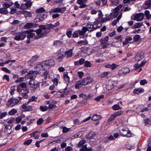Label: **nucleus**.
<instances>
[{
  "mask_svg": "<svg viewBox=\"0 0 151 151\" xmlns=\"http://www.w3.org/2000/svg\"><path fill=\"white\" fill-rule=\"evenodd\" d=\"M120 134L123 136L130 137L131 136V131L125 127L121 126L119 127Z\"/></svg>",
  "mask_w": 151,
  "mask_h": 151,
  "instance_id": "nucleus-1",
  "label": "nucleus"
},
{
  "mask_svg": "<svg viewBox=\"0 0 151 151\" xmlns=\"http://www.w3.org/2000/svg\"><path fill=\"white\" fill-rule=\"evenodd\" d=\"M66 10V8L65 7H57L53 8L49 11V13H61L63 14Z\"/></svg>",
  "mask_w": 151,
  "mask_h": 151,
  "instance_id": "nucleus-2",
  "label": "nucleus"
},
{
  "mask_svg": "<svg viewBox=\"0 0 151 151\" xmlns=\"http://www.w3.org/2000/svg\"><path fill=\"white\" fill-rule=\"evenodd\" d=\"M19 102L18 99L14 98H12L7 101L6 105L8 107H12L16 105Z\"/></svg>",
  "mask_w": 151,
  "mask_h": 151,
  "instance_id": "nucleus-3",
  "label": "nucleus"
},
{
  "mask_svg": "<svg viewBox=\"0 0 151 151\" xmlns=\"http://www.w3.org/2000/svg\"><path fill=\"white\" fill-rule=\"evenodd\" d=\"M130 72V69L127 67H125L119 70L118 73V75L119 76H122L129 73Z\"/></svg>",
  "mask_w": 151,
  "mask_h": 151,
  "instance_id": "nucleus-4",
  "label": "nucleus"
},
{
  "mask_svg": "<svg viewBox=\"0 0 151 151\" xmlns=\"http://www.w3.org/2000/svg\"><path fill=\"white\" fill-rule=\"evenodd\" d=\"M101 25L100 23H99L98 25L96 24H92L91 23H89L86 25V27L88 28V30L90 31H93L99 27H100Z\"/></svg>",
  "mask_w": 151,
  "mask_h": 151,
  "instance_id": "nucleus-5",
  "label": "nucleus"
},
{
  "mask_svg": "<svg viewBox=\"0 0 151 151\" xmlns=\"http://www.w3.org/2000/svg\"><path fill=\"white\" fill-rule=\"evenodd\" d=\"M133 19L137 21L142 20L144 17L143 13H139L135 14L133 16Z\"/></svg>",
  "mask_w": 151,
  "mask_h": 151,
  "instance_id": "nucleus-6",
  "label": "nucleus"
},
{
  "mask_svg": "<svg viewBox=\"0 0 151 151\" xmlns=\"http://www.w3.org/2000/svg\"><path fill=\"white\" fill-rule=\"evenodd\" d=\"M26 37V35L24 33V31L22 32L17 33L16 36L14 38L16 40L19 41L23 40Z\"/></svg>",
  "mask_w": 151,
  "mask_h": 151,
  "instance_id": "nucleus-7",
  "label": "nucleus"
},
{
  "mask_svg": "<svg viewBox=\"0 0 151 151\" xmlns=\"http://www.w3.org/2000/svg\"><path fill=\"white\" fill-rule=\"evenodd\" d=\"M35 30L33 29H30L28 30L24 31V33L25 35H27V37L28 39L32 38L35 36V34L33 33V32H34Z\"/></svg>",
  "mask_w": 151,
  "mask_h": 151,
  "instance_id": "nucleus-8",
  "label": "nucleus"
},
{
  "mask_svg": "<svg viewBox=\"0 0 151 151\" xmlns=\"http://www.w3.org/2000/svg\"><path fill=\"white\" fill-rule=\"evenodd\" d=\"M106 17L103 18L101 19V22H104L109 20H112L115 17L113 13H111L109 15L106 14Z\"/></svg>",
  "mask_w": 151,
  "mask_h": 151,
  "instance_id": "nucleus-9",
  "label": "nucleus"
},
{
  "mask_svg": "<svg viewBox=\"0 0 151 151\" xmlns=\"http://www.w3.org/2000/svg\"><path fill=\"white\" fill-rule=\"evenodd\" d=\"M45 68L46 67L44 62L37 64L35 67V69L37 71L44 70Z\"/></svg>",
  "mask_w": 151,
  "mask_h": 151,
  "instance_id": "nucleus-10",
  "label": "nucleus"
},
{
  "mask_svg": "<svg viewBox=\"0 0 151 151\" xmlns=\"http://www.w3.org/2000/svg\"><path fill=\"white\" fill-rule=\"evenodd\" d=\"M81 81L83 85L85 86L93 82V80L90 77H87L83 79Z\"/></svg>",
  "mask_w": 151,
  "mask_h": 151,
  "instance_id": "nucleus-11",
  "label": "nucleus"
},
{
  "mask_svg": "<svg viewBox=\"0 0 151 151\" xmlns=\"http://www.w3.org/2000/svg\"><path fill=\"white\" fill-rule=\"evenodd\" d=\"M46 68H49L55 64V62L52 59L48 60L44 62Z\"/></svg>",
  "mask_w": 151,
  "mask_h": 151,
  "instance_id": "nucleus-12",
  "label": "nucleus"
},
{
  "mask_svg": "<svg viewBox=\"0 0 151 151\" xmlns=\"http://www.w3.org/2000/svg\"><path fill=\"white\" fill-rule=\"evenodd\" d=\"M32 3L30 1H28L27 3H22L21 4V7L20 9H26L27 8L30 7Z\"/></svg>",
  "mask_w": 151,
  "mask_h": 151,
  "instance_id": "nucleus-13",
  "label": "nucleus"
},
{
  "mask_svg": "<svg viewBox=\"0 0 151 151\" xmlns=\"http://www.w3.org/2000/svg\"><path fill=\"white\" fill-rule=\"evenodd\" d=\"M29 104V103L27 102L22 106V108L24 110L27 111H31L33 110L32 107L30 106H27Z\"/></svg>",
  "mask_w": 151,
  "mask_h": 151,
  "instance_id": "nucleus-14",
  "label": "nucleus"
},
{
  "mask_svg": "<svg viewBox=\"0 0 151 151\" xmlns=\"http://www.w3.org/2000/svg\"><path fill=\"white\" fill-rule=\"evenodd\" d=\"M57 57L56 58V59L59 62H60L62 61L63 59L64 58V55L61 52V50H60L59 52H58L57 53Z\"/></svg>",
  "mask_w": 151,
  "mask_h": 151,
  "instance_id": "nucleus-15",
  "label": "nucleus"
},
{
  "mask_svg": "<svg viewBox=\"0 0 151 151\" xmlns=\"http://www.w3.org/2000/svg\"><path fill=\"white\" fill-rule=\"evenodd\" d=\"M36 73L37 72L36 71H30L27 75L29 78L31 79H33L37 75Z\"/></svg>",
  "mask_w": 151,
  "mask_h": 151,
  "instance_id": "nucleus-16",
  "label": "nucleus"
},
{
  "mask_svg": "<svg viewBox=\"0 0 151 151\" xmlns=\"http://www.w3.org/2000/svg\"><path fill=\"white\" fill-rule=\"evenodd\" d=\"M96 134L94 132L91 131L87 135L86 138L88 139H95L96 137Z\"/></svg>",
  "mask_w": 151,
  "mask_h": 151,
  "instance_id": "nucleus-17",
  "label": "nucleus"
},
{
  "mask_svg": "<svg viewBox=\"0 0 151 151\" xmlns=\"http://www.w3.org/2000/svg\"><path fill=\"white\" fill-rule=\"evenodd\" d=\"M122 6V5H120L116 7L113 10L114 11L112 13H113L114 17H116L119 14V10Z\"/></svg>",
  "mask_w": 151,
  "mask_h": 151,
  "instance_id": "nucleus-18",
  "label": "nucleus"
},
{
  "mask_svg": "<svg viewBox=\"0 0 151 151\" xmlns=\"http://www.w3.org/2000/svg\"><path fill=\"white\" fill-rule=\"evenodd\" d=\"M78 30L79 35H83L88 31V28H87L86 27H82L81 30Z\"/></svg>",
  "mask_w": 151,
  "mask_h": 151,
  "instance_id": "nucleus-19",
  "label": "nucleus"
},
{
  "mask_svg": "<svg viewBox=\"0 0 151 151\" xmlns=\"http://www.w3.org/2000/svg\"><path fill=\"white\" fill-rule=\"evenodd\" d=\"M35 30V31L34 32H35L37 34V35L36 36H35V38L37 39L41 37H40V35L42 34V29H41L39 28L37 30Z\"/></svg>",
  "mask_w": 151,
  "mask_h": 151,
  "instance_id": "nucleus-20",
  "label": "nucleus"
},
{
  "mask_svg": "<svg viewBox=\"0 0 151 151\" xmlns=\"http://www.w3.org/2000/svg\"><path fill=\"white\" fill-rule=\"evenodd\" d=\"M38 57V56L37 55H35L33 56L32 58L29 61V64L30 65H32L34 62L37 60Z\"/></svg>",
  "mask_w": 151,
  "mask_h": 151,
  "instance_id": "nucleus-21",
  "label": "nucleus"
},
{
  "mask_svg": "<svg viewBox=\"0 0 151 151\" xmlns=\"http://www.w3.org/2000/svg\"><path fill=\"white\" fill-rule=\"evenodd\" d=\"M81 80H79L76 83L75 87L76 89H79L82 86H84Z\"/></svg>",
  "mask_w": 151,
  "mask_h": 151,
  "instance_id": "nucleus-22",
  "label": "nucleus"
},
{
  "mask_svg": "<svg viewBox=\"0 0 151 151\" xmlns=\"http://www.w3.org/2000/svg\"><path fill=\"white\" fill-rule=\"evenodd\" d=\"M11 127L9 125H6L5 126L4 132L6 134H10L12 132Z\"/></svg>",
  "mask_w": 151,
  "mask_h": 151,
  "instance_id": "nucleus-23",
  "label": "nucleus"
},
{
  "mask_svg": "<svg viewBox=\"0 0 151 151\" xmlns=\"http://www.w3.org/2000/svg\"><path fill=\"white\" fill-rule=\"evenodd\" d=\"M35 25V24L33 23H27L24 27L25 29H29L33 27Z\"/></svg>",
  "mask_w": 151,
  "mask_h": 151,
  "instance_id": "nucleus-24",
  "label": "nucleus"
},
{
  "mask_svg": "<svg viewBox=\"0 0 151 151\" xmlns=\"http://www.w3.org/2000/svg\"><path fill=\"white\" fill-rule=\"evenodd\" d=\"M143 55L142 53L137 54L135 56V59L138 61L140 60L143 58Z\"/></svg>",
  "mask_w": 151,
  "mask_h": 151,
  "instance_id": "nucleus-25",
  "label": "nucleus"
},
{
  "mask_svg": "<svg viewBox=\"0 0 151 151\" xmlns=\"http://www.w3.org/2000/svg\"><path fill=\"white\" fill-rule=\"evenodd\" d=\"M143 55L142 53L137 54L135 56V59L138 61L140 60L143 58Z\"/></svg>",
  "mask_w": 151,
  "mask_h": 151,
  "instance_id": "nucleus-26",
  "label": "nucleus"
},
{
  "mask_svg": "<svg viewBox=\"0 0 151 151\" xmlns=\"http://www.w3.org/2000/svg\"><path fill=\"white\" fill-rule=\"evenodd\" d=\"M143 55L142 53L137 54L135 56V59L138 61L140 60L143 58Z\"/></svg>",
  "mask_w": 151,
  "mask_h": 151,
  "instance_id": "nucleus-27",
  "label": "nucleus"
},
{
  "mask_svg": "<svg viewBox=\"0 0 151 151\" xmlns=\"http://www.w3.org/2000/svg\"><path fill=\"white\" fill-rule=\"evenodd\" d=\"M87 144H86L82 146V148L80 150V151H91V149L87 147Z\"/></svg>",
  "mask_w": 151,
  "mask_h": 151,
  "instance_id": "nucleus-28",
  "label": "nucleus"
},
{
  "mask_svg": "<svg viewBox=\"0 0 151 151\" xmlns=\"http://www.w3.org/2000/svg\"><path fill=\"white\" fill-rule=\"evenodd\" d=\"M101 119V115H98L97 114H94L92 117V119L95 121Z\"/></svg>",
  "mask_w": 151,
  "mask_h": 151,
  "instance_id": "nucleus-29",
  "label": "nucleus"
},
{
  "mask_svg": "<svg viewBox=\"0 0 151 151\" xmlns=\"http://www.w3.org/2000/svg\"><path fill=\"white\" fill-rule=\"evenodd\" d=\"M144 92V89L142 88H139L134 89L133 90V92L139 94L140 93H142Z\"/></svg>",
  "mask_w": 151,
  "mask_h": 151,
  "instance_id": "nucleus-30",
  "label": "nucleus"
},
{
  "mask_svg": "<svg viewBox=\"0 0 151 151\" xmlns=\"http://www.w3.org/2000/svg\"><path fill=\"white\" fill-rule=\"evenodd\" d=\"M116 83V81H114L112 80H110L108 81V85L110 86V88H113Z\"/></svg>",
  "mask_w": 151,
  "mask_h": 151,
  "instance_id": "nucleus-31",
  "label": "nucleus"
},
{
  "mask_svg": "<svg viewBox=\"0 0 151 151\" xmlns=\"http://www.w3.org/2000/svg\"><path fill=\"white\" fill-rule=\"evenodd\" d=\"M72 50V49H71L65 51V54L67 58H69L72 56L73 55Z\"/></svg>",
  "mask_w": 151,
  "mask_h": 151,
  "instance_id": "nucleus-32",
  "label": "nucleus"
},
{
  "mask_svg": "<svg viewBox=\"0 0 151 151\" xmlns=\"http://www.w3.org/2000/svg\"><path fill=\"white\" fill-rule=\"evenodd\" d=\"M144 8L145 9L149 8L151 6V1L148 0L145 2Z\"/></svg>",
  "mask_w": 151,
  "mask_h": 151,
  "instance_id": "nucleus-33",
  "label": "nucleus"
},
{
  "mask_svg": "<svg viewBox=\"0 0 151 151\" xmlns=\"http://www.w3.org/2000/svg\"><path fill=\"white\" fill-rule=\"evenodd\" d=\"M50 32V30H45L44 31H42V33L40 37H44L47 36V34Z\"/></svg>",
  "mask_w": 151,
  "mask_h": 151,
  "instance_id": "nucleus-34",
  "label": "nucleus"
},
{
  "mask_svg": "<svg viewBox=\"0 0 151 151\" xmlns=\"http://www.w3.org/2000/svg\"><path fill=\"white\" fill-rule=\"evenodd\" d=\"M122 16V13H120L116 20H114L112 22V24L114 25H115L116 24V23L119 21V20L121 19Z\"/></svg>",
  "mask_w": 151,
  "mask_h": 151,
  "instance_id": "nucleus-35",
  "label": "nucleus"
},
{
  "mask_svg": "<svg viewBox=\"0 0 151 151\" xmlns=\"http://www.w3.org/2000/svg\"><path fill=\"white\" fill-rule=\"evenodd\" d=\"M9 12L7 9L3 7L0 8V13L3 14H6Z\"/></svg>",
  "mask_w": 151,
  "mask_h": 151,
  "instance_id": "nucleus-36",
  "label": "nucleus"
},
{
  "mask_svg": "<svg viewBox=\"0 0 151 151\" xmlns=\"http://www.w3.org/2000/svg\"><path fill=\"white\" fill-rule=\"evenodd\" d=\"M22 14H23L26 17H30L32 15V13L31 12L27 11H23L22 12Z\"/></svg>",
  "mask_w": 151,
  "mask_h": 151,
  "instance_id": "nucleus-37",
  "label": "nucleus"
},
{
  "mask_svg": "<svg viewBox=\"0 0 151 151\" xmlns=\"http://www.w3.org/2000/svg\"><path fill=\"white\" fill-rule=\"evenodd\" d=\"M111 75V73L109 71H106L103 73L101 75V76L102 78L105 77H108Z\"/></svg>",
  "mask_w": 151,
  "mask_h": 151,
  "instance_id": "nucleus-38",
  "label": "nucleus"
},
{
  "mask_svg": "<svg viewBox=\"0 0 151 151\" xmlns=\"http://www.w3.org/2000/svg\"><path fill=\"white\" fill-rule=\"evenodd\" d=\"M88 43V41L87 40H84L79 41L77 43L78 44H81L82 45H86Z\"/></svg>",
  "mask_w": 151,
  "mask_h": 151,
  "instance_id": "nucleus-39",
  "label": "nucleus"
},
{
  "mask_svg": "<svg viewBox=\"0 0 151 151\" xmlns=\"http://www.w3.org/2000/svg\"><path fill=\"white\" fill-rule=\"evenodd\" d=\"M145 15L146 18L150 19L151 18V15L150 14V12L148 10H146L145 12Z\"/></svg>",
  "mask_w": 151,
  "mask_h": 151,
  "instance_id": "nucleus-40",
  "label": "nucleus"
},
{
  "mask_svg": "<svg viewBox=\"0 0 151 151\" xmlns=\"http://www.w3.org/2000/svg\"><path fill=\"white\" fill-rule=\"evenodd\" d=\"M112 108L113 109L115 110H119V109H122V108H121L120 107L119 104H115L113 106Z\"/></svg>",
  "mask_w": 151,
  "mask_h": 151,
  "instance_id": "nucleus-41",
  "label": "nucleus"
},
{
  "mask_svg": "<svg viewBox=\"0 0 151 151\" xmlns=\"http://www.w3.org/2000/svg\"><path fill=\"white\" fill-rule=\"evenodd\" d=\"M91 62L88 60L85 61L84 66L86 67H91Z\"/></svg>",
  "mask_w": 151,
  "mask_h": 151,
  "instance_id": "nucleus-42",
  "label": "nucleus"
},
{
  "mask_svg": "<svg viewBox=\"0 0 151 151\" xmlns=\"http://www.w3.org/2000/svg\"><path fill=\"white\" fill-rule=\"evenodd\" d=\"M63 77L65 81L66 82H68L70 80V78L68 75V73H64L63 75Z\"/></svg>",
  "mask_w": 151,
  "mask_h": 151,
  "instance_id": "nucleus-43",
  "label": "nucleus"
},
{
  "mask_svg": "<svg viewBox=\"0 0 151 151\" xmlns=\"http://www.w3.org/2000/svg\"><path fill=\"white\" fill-rule=\"evenodd\" d=\"M37 97H36L35 96H33L29 99V100L27 102L29 103L31 102H35L37 101Z\"/></svg>",
  "mask_w": 151,
  "mask_h": 151,
  "instance_id": "nucleus-44",
  "label": "nucleus"
},
{
  "mask_svg": "<svg viewBox=\"0 0 151 151\" xmlns=\"http://www.w3.org/2000/svg\"><path fill=\"white\" fill-rule=\"evenodd\" d=\"M45 11V9L42 7H40V8L37 9L36 10V12L37 13H39L44 12Z\"/></svg>",
  "mask_w": 151,
  "mask_h": 151,
  "instance_id": "nucleus-45",
  "label": "nucleus"
},
{
  "mask_svg": "<svg viewBox=\"0 0 151 151\" xmlns=\"http://www.w3.org/2000/svg\"><path fill=\"white\" fill-rule=\"evenodd\" d=\"M47 29V30H50L51 29H53L54 28L53 24H46Z\"/></svg>",
  "mask_w": 151,
  "mask_h": 151,
  "instance_id": "nucleus-46",
  "label": "nucleus"
},
{
  "mask_svg": "<svg viewBox=\"0 0 151 151\" xmlns=\"http://www.w3.org/2000/svg\"><path fill=\"white\" fill-rule=\"evenodd\" d=\"M83 134L82 132H79L75 134L73 136L75 138L79 137L82 135Z\"/></svg>",
  "mask_w": 151,
  "mask_h": 151,
  "instance_id": "nucleus-47",
  "label": "nucleus"
},
{
  "mask_svg": "<svg viewBox=\"0 0 151 151\" xmlns=\"http://www.w3.org/2000/svg\"><path fill=\"white\" fill-rule=\"evenodd\" d=\"M87 0H77V3L78 4H86Z\"/></svg>",
  "mask_w": 151,
  "mask_h": 151,
  "instance_id": "nucleus-48",
  "label": "nucleus"
},
{
  "mask_svg": "<svg viewBox=\"0 0 151 151\" xmlns=\"http://www.w3.org/2000/svg\"><path fill=\"white\" fill-rule=\"evenodd\" d=\"M109 39V37L108 36H106L104 39H101L100 40L101 43V44H104L106 42L108 41Z\"/></svg>",
  "mask_w": 151,
  "mask_h": 151,
  "instance_id": "nucleus-49",
  "label": "nucleus"
},
{
  "mask_svg": "<svg viewBox=\"0 0 151 151\" xmlns=\"http://www.w3.org/2000/svg\"><path fill=\"white\" fill-rule=\"evenodd\" d=\"M142 23L138 22L136 23L133 26L134 28H137L140 27L142 26Z\"/></svg>",
  "mask_w": 151,
  "mask_h": 151,
  "instance_id": "nucleus-50",
  "label": "nucleus"
},
{
  "mask_svg": "<svg viewBox=\"0 0 151 151\" xmlns=\"http://www.w3.org/2000/svg\"><path fill=\"white\" fill-rule=\"evenodd\" d=\"M86 142V141L85 140H82L81 141L78 143V147H80L82 145H84Z\"/></svg>",
  "mask_w": 151,
  "mask_h": 151,
  "instance_id": "nucleus-51",
  "label": "nucleus"
},
{
  "mask_svg": "<svg viewBox=\"0 0 151 151\" xmlns=\"http://www.w3.org/2000/svg\"><path fill=\"white\" fill-rule=\"evenodd\" d=\"M10 9L11 10L9 12L11 14H14L17 11L16 8L14 7L11 8Z\"/></svg>",
  "mask_w": 151,
  "mask_h": 151,
  "instance_id": "nucleus-52",
  "label": "nucleus"
},
{
  "mask_svg": "<svg viewBox=\"0 0 151 151\" xmlns=\"http://www.w3.org/2000/svg\"><path fill=\"white\" fill-rule=\"evenodd\" d=\"M17 112V110L14 109H13L9 112V114L10 115H13Z\"/></svg>",
  "mask_w": 151,
  "mask_h": 151,
  "instance_id": "nucleus-53",
  "label": "nucleus"
},
{
  "mask_svg": "<svg viewBox=\"0 0 151 151\" xmlns=\"http://www.w3.org/2000/svg\"><path fill=\"white\" fill-rule=\"evenodd\" d=\"M78 30L76 31L72 34V37L73 38L78 37Z\"/></svg>",
  "mask_w": 151,
  "mask_h": 151,
  "instance_id": "nucleus-54",
  "label": "nucleus"
},
{
  "mask_svg": "<svg viewBox=\"0 0 151 151\" xmlns=\"http://www.w3.org/2000/svg\"><path fill=\"white\" fill-rule=\"evenodd\" d=\"M40 109L42 111H47L48 109V107L46 106H41L40 107Z\"/></svg>",
  "mask_w": 151,
  "mask_h": 151,
  "instance_id": "nucleus-55",
  "label": "nucleus"
},
{
  "mask_svg": "<svg viewBox=\"0 0 151 151\" xmlns=\"http://www.w3.org/2000/svg\"><path fill=\"white\" fill-rule=\"evenodd\" d=\"M60 128L63 129V133H66L68 132L70 129L66 128L65 127H61Z\"/></svg>",
  "mask_w": 151,
  "mask_h": 151,
  "instance_id": "nucleus-56",
  "label": "nucleus"
},
{
  "mask_svg": "<svg viewBox=\"0 0 151 151\" xmlns=\"http://www.w3.org/2000/svg\"><path fill=\"white\" fill-rule=\"evenodd\" d=\"M45 78L46 79L47 78L50 77V75L49 74V72L47 71H45L44 73Z\"/></svg>",
  "mask_w": 151,
  "mask_h": 151,
  "instance_id": "nucleus-57",
  "label": "nucleus"
},
{
  "mask_svg": "<svg viewBox=\"0 0 151 151\" xmlns=\"http://www.w3.org/2000/svg\"><path fill=\"white\" fill-rule=\"evenodd\" d=\"M122 113L123 112L122 111H119L113 114H114L115 117H116L117 116H120V115H121Z\"/></svg>",
  "mask_w": 151,
  "mask_h": 151,
  "instance_id": "nucleus-58",
  "label": "nucleus"
},
{
  "mask_svg": "<svg viewBox=\"0 0 151 151\" xmlns=\"http://www.w3.org/2000/svg\"><path fill=\"white\" fill-rule=\"evenodd\" d=\"M115 38L118 40V41L121 42L123 41V38L122 37V36L119 35L115 37Z\"/></svg>",
  "mask_w": 151,
  "mask_h": 151,
  "instance_id": "nucleus-59",
  "label": "nucleus"
},
{
  "mask_svg": "<svg viewBox=\"0 0 151 151\" xmlns=\"http://www.w3.org/2000/svg\"><path fill=\"white\" fill-rule=\"evenodd\" d=\"M77 73L78 75V77L80 78H82L84 74V73L82 71H78Z\"/></svg>",
  "mask_w": 151,
  "mask_h": 151,
  "instance_id": "nucleus-60",
  "label": "nucleus"
},
{
  "mask_svg": "<svg viewBox=\"0 0 151 151\" xmlns=\"http://www.w3.org/2000/svg\"><path fill=\"white\" fill-rule=\"evenodd\" d=\"M7 114V112H4L0 114V119H2L6 116Z\"/></svg>",
  "mask_w": 151,
  "mask_h": 151,
  "instance_id": "nucleus-61",
  "label": "nucleus"
},
{
  "mask_svg": "<svg viewBox=\"0 0 151 151\" xmlns=\"http://www.w3.org/2000/svg\"><path fill=\"white\" fill-rule=\"evenodd\" d=\"M104 97V96L103 95H101L100 96H97L96 98L94 99L96 101H99L101 99H103Z\"/></svg>",
  "mask_w": 151,
  "mask_h": 151,
  "instance_id": "nucleus-62",
  "label": "nucleus"
},
{
  "mask_svg": "<svg viewBox=\"0 0 151 151\" xmlns=\"http://www.w3.org/2000/svg\"><path fill=\"white\" fill-rule=\"evenodd\" d=\"M140 38V36L139 35H136L133 37L134 40L135 42L138 41Z\"/></svg>",
  "mask_w": 151,
  "mask_h": 151,
  "instance_id": "nucleus-63",
  "label": "nucleus"
},
{
  "mask_svg": "<svg viewBox=\"0 0 151 151\" xmlns=\"http://www.w3.org/2000/svg\"><path fill=\"white\" fill-rule=\"evenodd\" d=\"M15 121V119L14 118L12 117L10 119H8L7 120V122L9 124H11L14 122Z\"/></svg>",
  "mask_w": 151,
  "mask_h": 151,
  "instance_id": "nucleus-64",
  "label": "nucleus"
}]
</instances>
